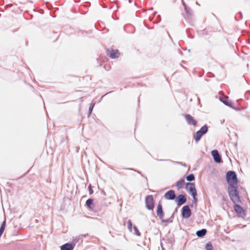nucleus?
<instances>
[{
  "label": "nucleus",
  "mask_w": 250,
  "mask_h": 250,
  "mask_svg": "<svg viewBox=\"0 0 250 250\" xmlns=\"http://www.w3.org/2000/svg\"><path fill=\"white\" fill-rule=\"evenodd\" d=\"M227 180L230 187L235 186L237 184V176L233 171H229L227 173Z\"/></svg>",
  "instance_id": "f257e3e1"
},
{
  "label": "nucleus",
  "mask_w": 250,
  "mask_h": 250,
  "mask_svg": "<svg viewBox=\"0 0 250 250\" xmlns=\"http://www.w3.org/2000/svg\"><path fill=\"white\" fill-rule=\"evenodd\" d=\"M229 195L234 202H237L239 200V198L238 195L237 190L235 186H232L229 188Z\"/></svg>",
  "instance_id": "f03ea898"
},
{
  "label": "nucleus",
  "mask_w": 250,
  "mask_h": 250,
  "mask_svg": "<svg viewBox=\"0 0 250 250\" xmlns=\"http://www.w3.org/2000/svg\"><path fill=\"white\" fill-rule=\"evenodd\" d=\"M186 189L190 192L195 199L197 193L194 184L192 183H187L186 185Z\"/></svg>",
  "instance_id": "7ed1b4c3"
},
{
  "label": "nucleus",
  "mask_w": 250,
  "mask_h": 250,
  "mask_svg": "<svg viewBox=\"0 0 250 250\" xmlns=\"http://www.w3.org/2000/svg\"><path fill=\"white\" fill-rule=\"evenodd\" d=\"M146 206L148 209H152L154 208L153 199L151 196H148L146 200Z\"/></svg>",
  "instance_id": "20e7f679"
},
{
  "label": "nucleus",
  "mask_w": 250,
  "mask_h": 250,
  "mask_svg": "<svg viewBox=\"0 0 250 250\" xmlns=\"http://www.w3.org/2000/svg\"><path fill=\"white\" fill-rule=\"evenodd\" d=\"M191 215V210L188 206H184L182 208V216L184 218H188Z\"/></svg>",
  "instance_id": "39448f33"
},
{
  "label": "nucleus",
  "mask_w": 250,
  "mask_h": 250,
  "mask_svg": "<svg viewBox=\"0 0 250 250\" xmlns=\"http://www.w3.org/2000/svg\"><path fill=\"white\" fill-rule=\"evenodd\" d=\"M175 201L178 205H181L186 202V198L185 196L179 195L176 198Z\"/></svg>",
  "instance_id": "423d86ee"
},
{
  "label": "nucleus",
  "mask_w": 250,
  "mask_h": 250,
  "mask_svg": "<svg viewBox=\"0 0 250 250\" xmlns=\"http://www.w3.org/2000/svg\"><path fill=\"white\" fill-rule=\"evenodd\" d=\"M165 197L167 200H172L175 197V192L172 190H169L165 194Z\"/></svg>",
  "instance_id": "0eeeda50"
},
{
  "label": "nucleus",
  "mask_w": 250,
  "mask_h": 250,
  "mask_svg": "<svg viewBox=\"0 0 250 250\" xmlns=\"http://www.w3.org/2000/svg\"><path fill=\"white\" fill-rule=\"evenodd\" d=\"M211 154L214 158V161L217 163H220L221 162V158L218 154V152L217 150H213L211 151Z\"/></svg>",
  "instance_id": "6e6552de"
},
{
  "label": "nucleus",
  "mask_w": 250,
  "mask_h": 250,
  "mask_svg": "<svg viewBox=\"0 0 250 250\" xmlns=\"http://www.w3.org/2000/svg\"><path fill=\"white\" fill-rule=\"evenodd\" d=\"M74 246L70 244H65L62 245L61 248V250H73Z\"/></svg>",
  "instance_id": "1a4fd4ad"
},
{
  "label": "nucleus",
  "mask_w": 250,
  "mask_h": 250,
  "mask_svg": "<svg viewBox=\"0 0 250 250\" xmlns=\"http://www.w3.org/2000/svg\"><path fill=\"white\" fill-rule=\"evenodd\" d=\"M157 215L159 216L160 217H162L163 216L162 208V206L160 205H158L157 207Z\"/></svg>",
  "instance_id": "9d476101"
},
{
  "label": "nucleus",
  "mask_w": 250,
  "mask_h": 250,
  "mask_svg": "<svg viewBox=\"0 0 250 250\" xmlns=\"http://www.w3.org/2000/svg\"><path fill=\"white\" fill-rule=\"evenodd\" d=\"M185 181L184 179H181L176 183V187L178 188H181L184 185Z\"/></svg>",
  "instance_id": "9b49d317"
},
{
  "label": "nucleus",
  "mask_w": 250,
  "mask_h": 250,
  "mask_svg": "<svg viewBox=\"0 0 250 250\" xmlns=\"http://www.w3.org/2000/svg\"><path fill=\"white\" fill-rule=\"evenodd\" d=\"M234 209L235 211L240 214H242V213L243 212V210L242 208L238 205H235L234 207Z\"/></svg>",
  "instance_id": "f8f14e48"
},
{
  "label": "nucleus",
  "mask_w": 250,
  "mask_h": 250,
  "mask_svg": "<svg viewBox=\"0 0 250 250\" xmlns=\"http://www.w3.org/2000/svg\"><path fill=\"white\" fill-rule=\"evenodd\" d=\"M186 117L187 121L188 122V123L189 124H193V125H195V122L193 120V119L192 117H190L189 116H186Z\"/></svg>",
  "instance_id": "ddd939ff"
},
{
  "label": "nucleus",
  "mask_w": 250,
  "mask_h": 250,
  "mask_svg": "<svg viewBox=\"0 0 250 250\" xmlns=\"http://www.w3.org/2000/svg\"><path fill=\"white\" fill-rule=\"evenodd\" d=\"M206 233V230L203 229L201 230L198 231L196 233L197 235L199 237L203 236Z\"/></svg>",
  "instance_id": "4468645a"
},
{
  "label": "nucleus",
  "mask_w": 250,
  "mask_h": 250,
  "mask_svg": "<svg viewBox=\"0 0 250 250\" xmlns=\"http://www.w3.org/2000/svg\"><path fill=\"white\" fill-rule=\"evenodd\" d=\"M110 56L112 58H116L119 56V53L117 51H111Z\"/></svg>",
  "instance_id": "2eb2a0df"
},
{
  "label": "nucleus",
  "mask_w": 250,
  "mask_h": 250,
  "mask_svg": "<svg viewBox=\"0 0 250 250\" xmlns=\"http://www.w3.org/2000/svg\"><path fill=\"white\" fill-rule=\"evenodd\" d=\"M202 134L201 133V131H198L194 135V138L196 141H198L201 137Z\"/></svg>",
  "instance_id": "dca6fc26"
},
{
  "label": "nucleus",
  "mask_w": 250,
  "mask_h": 250,
  "mask_svg": "<svg viewBox=\"0 0 250 250\" xmlns=\"http://www.w3.org/2000/svg\"><path fill=\"white\" fill-rule=\"evenodd\" d=\"M186 179L188 181H191L194 180V176L193 174H191L187 176Z\"/></svg>",
  "instance_id": "f3484780"
},
{
  "label": "nucleus",
  "mask_w": 250,
  "mask_h": 250,
  "mask_svg": "<svg viewBox=\"0 0 250 250\" xmlns=\"http://www.w3.org/2000/svg\"><path fill=\"white\" fill-rule=\"evenodd\" d=\"M208 131V127L206 126H204L201 128L199 131H201V133L203 134H205Z\"/></svg>",
  "instance_id": "a211bd4d"
},
{
  "label": "nucleus",
  "mask_w": 250,
  "mask_h": 250,
  "mask_svg": "<svg viewBox=\"0 0 250 250\" xmlns=\"http://www.w3.org/2000/svg\"><path fill=\"white\" fill-rule=\"evenodd\" d=\"M208 131V127L206 126H204L201 128L199 131H201V133L203 134H205Z\"/></svg>",
  "instance_id": "6ab92c4d"
},
{
  "label": "nucleus",
  "mask_w": 250,
  "mask_h": 250,
  "mask_svg": "<svg viewBox=\"0 0 250 250\" xmlns=\"http://www.w3.org/2000/svg\"><path fill=\"white\" fill-rule=\"evenodd\" d=\"M5 222L4 221L3 222V224L2 225L1 229H0V236H1V235L2 234V233H3V232L4 231V229H5Z\"/></svg>",
  "instance_id": "aec40b11"
},
{
  "label": "nucleus",
  "mask_w": 250,
  "mask_h": 250,
  "mask_svg": "<svg viewBox=\"0 0 250 250\" xmlns=\"http://www.w3.org/2000/svg\"><path fill=\"white\" fill-rule=\"evenodd\" d=\"M206 249L207 250H213V247L210 243H208L207 244Z\"/></svg>",
  "instance_id": "412c9836"
},
{
  "label": "nucleus",
  "mask_w": 250,
  "mask_h": 250,
  "mask_svg": "<svg viewBox=\"0 0 250 250\" xmlns=\"http://www.w3.org/2000/svg\"><path fill=\"white\" fill-rule=\"evenodd\" d=\"M92 204V200L91 199H88L86 202V204L88 207H89Z\"/></svg>",
  "instance_id": "4be33fe9"
},
{
  "label": "nucleus",
  "mask_w": 250,
  "mask_h": 250,
  "mask_svg": "<svg viewBox=\"0 0 250 250\" xmlns=\"http://www.w3.org/2000/svg\"><path fill=\"white\" fill-rule=\"evenodd\" d=\"M134 229L135 230V231H136V234L137 235H140V233H139V232L138 230H137V229L135 227L134 228Z\"/></svg>",
  "instance_id": "5701e85b"
},
{
  "label": "nucleus",
  "mask_w": 250,
  "mask_h": 250,
  "mask_svg": "<svg viewBox=\"0 0 250 250\" xmlns=\"http://www.w3.org/2000/svg\"><path fill=\"white\" fill-rule=\"evenodd\" d=\"M224 103L226 104H227V105H229V104H228L227 102H224Z\"/></svg>",
  "instance_id": "b1692460"
}]
</instances>
